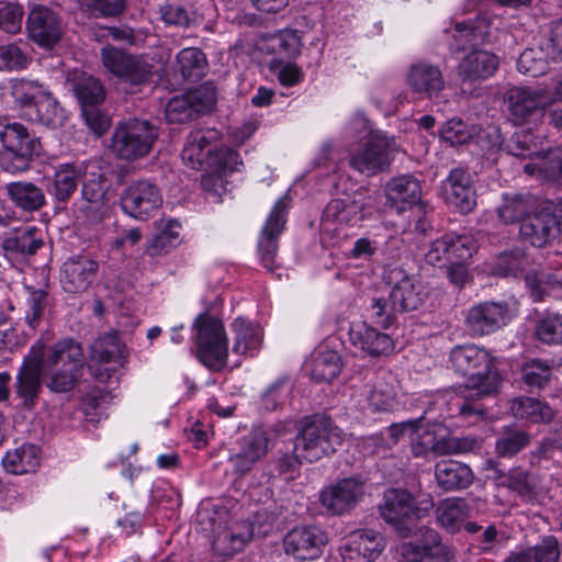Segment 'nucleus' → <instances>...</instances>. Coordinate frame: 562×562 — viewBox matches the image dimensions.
<instances>
[{
  "label": "nucleus",
  "mask_w": 562,
  "mask_h": 562,
  "mask_svg": "<svg viewBox=\"0 0 562 562\" xmlns=\"http://www.w3.org/2000/svg\"><path fill=\"white\" fill-rule=\"evenodd\" d=\"M494 19L479 14L475 19L456 21L451 29L449 49L458 60L457 74L462 80L476 81L492 77L498 68V57L480 46L490 42Z\"/></svg>",
  "instance_id": "1"
},
{
  "label": "nucleus",
  "mask_w": 562,
  "mask_h": 562,
  "mask_svg": "<svg viewBox=\"0 0 562 562\" xmlns=\"http://www.w3.org/2000/svg\"><path fill=\"white\" fill-rule=\"evenodd\" d=\"M450 362L456 372L468 376L464 385L459 387L464 400H481L498 390L501 376L486 349L476 345L457 346L450 352Z\"/></svg>",
  "instance_id": "2"
},
{
  "label": "nucleus",
  "mask_w": 562,
  "mask_h": 562,
  "mask_svg": "<svg viewBox=\"0 0 562 562\" xmlns=\"http://www.w3.org/2000/svg\"><path fill=\"white\" fill-rule=\"evenodd\" d=\"M0 168L18 173L30 168L31 161L42 153L40 138L23 124L13 122L0 130Z\"/></svg>",
  "instance_id": "3"
},
{
  "label": "nucleus",
  "mask_w": 562,
  "mask_h": 562,
  "mask_svg": "<svg viewBox=\"0 0 562 562\" xmlns=\"http://www.w3.org/2000/svg\"><path fill=\"white\" fill-rule=\"evenodd\" d=\"M345 432L329 418L316 417L296 437L294 452L302 460L314 462L335 452L345 440Z\"/></svg>",
  "instance_id": "4"
},
{
  "label": "nucleus",
  "mask_w": 562,
  "mask_h": 562,
  "mask_svg": "<svg viewBox=\"0 0 562 562\" xmlns=\"http://www.w3.org/2000/svg\"><path fill=\"white\" fill-rule=\"evenodd\" d=\"M431 507V497L416 503L408 491L390 488L384 493L380 514L387 524L396 529L400 536L406 538L412 533L413 522L425 516Z\"/></svg>",
  "instance_id": "5"
},
{
  "label": "nucleus",
  "mask_w": 562,
  "mask_h": 562,
  "mask_svg": "<svg viewBox=\"0 0 562 562\" xmlns=\"http://www.w3.org/2000/svg\"><path fill=\"white\" fill-rule=\"evenodd\" d=\"M194 328L199 360L214 371L224 368L228 356V339L222 321L207 314L200 315Z\"/></svg>",
  "instance_id": "6"
},
{
  "label": "nucleus",
  "mask_w": 562,
  "mask_h": 562,
  "mask_svg": "<svg viewBox=\"0 0 562 562\" xmlns=\"http://www.w3.org/2000/svg\"><path fill=\"white\" fill-rule=\"evenodd\" d=\"M158 137V130L146 120L122 121L112 135V151L120 158L133 160L146 156Z\"/></svg>",
  "instance_id": "7"
},
{
  "label": "nucleus",
  "mask_w": 562,
  "mask_h": 562,
  "mask_svg": "<svg viewBox=\"0 0 562 562\" xmlns=\"http://www.w3.org/2000/svg\"><path fill=\"white\" fill-rule=\"evenodd\" d=\"M100 57L103 67L127 85L142 86L151 79L154 66L142 55L106 45L101 48Z\"/></svg>",
  "instance_id": "8"
},
{
  "label": "nucleus",
  "mask_w": 562,
  "mask_h": 562,
  "mask_svg": "<svg viewBox=\"0 0 562 562\" xmlns=\"http://www.w3.org/2000/svg\"><path fill=\"white\" fill-rule=\"evenodd\" d=\"M397 151L394 137L374 132L356 153L349 157V166L364 176H373L387 168Z\"/></svg>",
  "instance_id": "9"
},
{
  "label": "nucleus",
  "mask_w": 562,
  "mask_h": 562,
  "mask_svg": "<svg viewBox=\"0 0 562 562\" xmlns=\"http://www.w3.org/2000/svg\"><path fill=\"white\" fill-rule=\"evenodd\" d=\"M509 306L504 301H483L468 308L465 326L472 336L496 333L512 321Z\"/></svg>",
  "instance_id": "10"
},
{
  "label": "nucleus",
  "mask_w": 562,
  "mask_h": 562,
  "mask_svg": "<svg viewBox=\"0 0 562 562\" xmlns=\"http://www.w3.org/2000/svg\"><path fill=\"white\" fill-rule=\"evenodd\" d=\"M162 205L160 189L150 181L137 180L130 183L121 195V206L128 216L146 221Z\"/></svg>",
  "instance_id": "11"
},
{
  "label": "nucleus",
  "mask_w": 562,
  "mask_h": 562,
  "mask_svg": "<svg viewBox=\"0 0 562 562\" xmlns=\"http://www.w3.org/2000/svg\"><path fill=\"white\" fill-rule=\"evenodd\" d=\"M507 103L515 124H524L542 117L546 108L555 102L547 89L515 87L507 93Z\"/></svg>",
  "instance_id": "12"
},
{
  "label": "nucleus",
  "mask_w": 562,
  "mask_h": 562,
  "mask_svg": "<svg viewBox=\"0 0 562 562\" xmlns=\"http://www.w3.org/2000/svg\"><path fill=\"white\" fill-rule=\"evenodd\" d=\"M326 543V533L314 525L296 526L283 538L285 554L300 561L318 559Z\"/></svg>",
  "instance_id": "13"
},
{
  "label": "nucleus",
  "mask_w": 562,
  "mask_h": 562,
  "mask_svg": "<svg viewBox=\"0 0 562 562\" xmlns=\"http://www.w3.org/2000/svg\"><path fill=\"white\" fill-rule=\"evenodd\" d=\"M391 285L390 301L393 308L400 312L417 310L424 302L427 292L420 280L408 274L402 268H393L387 272Z\"/></svg>",
  "instance_id": "14"
},
{
  "label": "nucleus",
  "mask_w": 562,
  "mask_h": 562,
  "mask_svg": "<svg viewBox=\"0 0 562 562\" xmlns=\"http://www.w3.org/2000/svg\"><path fill=\"white\" fill-rule=\"evenodd\" d=\"M420 544L405 542L400 547V553L405 562H450L456 552L441 542L439 533L430 528H420Z\"/></svg>",
  "instance_id": "15"
},
{
  "label": "nucleus",
  "mask_w": 562,
  "mask_h": 562,
  "mask_svg": "<svg viewBox=\"0 0 562 562\" xmlns=\"http://www.w3.org/2000/svg\"><path fill=\"white\" fill-rule=\"evenodd\" d=\"M220 132L215 128H196L192 131L182 149L183 162L194 170L209 169L217 150Z\"/></svg>",
  "instance_id": "16"
},
{
  "label": "nucleus",
  "mask_w": 562,
  "mask_h": 562,
  "mask_svg": "<svg viewBox=\"0 0 562 562\" xmlns=\"http://www.w3.org/2000/svg\"><path fill=\"white\" fill-rule=\"evenodd\" d=\"M288 207L286 198H280L272 207L261 231L258 251L262 266L268 270H273L276 267L278 238L285 227Z\"/></svg>",
  "instance_id": "17"
},
{
  "label": "nucleus",
  "mask_w": 562,
  "mask_h": 562,
  "mask_svg": "<svg viewBox=\"0 0 562 562\" xmlns=\"http://www.w3.org/2000/svg\"><path fill=\"white\" fill-rule=\"evenodd\" d=\"M127 360V351L119 337L114 334H106L99 337L91 347V369L94 366L104 368L105 373L95 372L97 378L104 382L111 376V372H115L122 368Z\"/></svg>",
  "instance_id": "18"
},
{
  "label": "nucleus",
  "mask_w": 562,
  "mask_h": 562,
  "mask_svg": "<svg viewBox=\"0 0 562 562\" xmlns=\"http://www.w3.org/2000/svg\"><path fill=\"white\" fill-rule=\"evenodd\" d=\"M363 483L349 477L325 487L319 495L322 506L331 515H342L363 496Z\"/></svg>",
  "instance_id": "19"
},
{
  "label": "nucleus",
  "mask_w": 562,
  "mask_h": 562,
  "mask_svg": "<svg viewBox=\"0 0 562 562\" xmlns=\"http://www.w3.org/2000/svg\"><path fill=\"white\" fill-rule=\"evenodd\" d=\"M442 194L447 203L459 212L467 214L476 205V194L470 172L462 168H453L442 182Z\"/></svg>",
  "instance_id": "20"
},
{
  "label": "nucleus",
  "mask_w": 562,
  "mask_h": 562,
  "mask_svg": "<svg viewBox=\"0 0 562 562\" xmlns=\"http://www.w3.org/2000/svg\"><path fill=\"white\" fill-rule=\"evenodd\" d=\"M402 387L397 375L391 371L379 372L366 398L372 412H393L401 405Z\"/></svg>",
  "instance_id": "21"
},
{
  "label": "nucleus",
  "mask_w": 562,
  "mask_h": 562,
  "mask_svg": "<svg viewBox=\"0 0 562 562\" xmlns=\"http://www.w3.org/2000/svg\"><path fill=\"white\" fill-rule=\"evenodd\" d=\"M268 452V438L263 431H254L236 441L232 449L228 462L234 471L244 475L252 470Z\"/></svg>",
  "instance_id": "22"
},
{
  "label": "nucleus",
  "mask_w": 562,
  "mask_h": 562,
  "mask_svg": "<svg viewBox=\"0 0 562 562\" xmlns=\"http://www.w3.org/2000/svg\"><path fill=\"white\" fill-rule=\"evenodd\" d=\"M385 548L384 537L372 529L356 530L346 540L342 559L345 562H372Z\"/></svg>",
  "instance_id": "23"
},
{
  "label": "nucleus",
  "mask_w": 562,
  "mask_h": 562,
  "mask_svg": "<svg viewBox=\"0 0 562 562\" xmlns=\"http://www.w3.org/2000/svg\"><path fill=\"white\" fill-rule=\"evenodd\" d=\"M26 30L30 38L45 48L53 47L61 34L58 16L43 5L32 9L27 16Z\"/></svg>",
  "instance_id": "24"
},
{
  "label": "nucleus",
  "mask_w": 562,
  "mask_h": 562,
  "mask_svg": "<svg viewBox=\"0 0 562 562\" xmlns=\"http://www.w3.org/2000/svg\"><path fill=\"white\" fill-rule=\"evenodd\" d=\"M98 269V262L88 257L70 258L63 265L60 272V283L64 291L72 294L87 291L92 284Z\"/></svg>",
  "instance_id": "25"
},
{
  "label": "nucleus",
  "mask_w": 562,
  "mask_h": 562,
  "mask_svg": "<svg viewBox=\"0 0 562 562\" xmlns=\"http://www.w3.org/2000/svg\"><path fill=\"white\" fill-rule=\"evenodd\" d=\"M349 340L356 348L371 357L387 355L395 347L390 335L379 331L366 322L351 323Z\"/></svg>",
  "instance_id": "26"
},
{
  "label": "nucleus",
  "mask_w": 562,
  "mask_h": 562,
  "mask_svg": "<svg viewBox=\"0 0 562 562\" xmlns=\"http://www.w3.org/2000/svg\"><path fill=\"white\" fill-rule=\"evenodd\" d=\"M387 204L397 213L411 210L418 204L422 196L419 181L411 175L392 178L385 186Z\"/></svg>",
  "instance_id": "27"
},
{
  "label": "nucleus",
  "mask_w": 562,
  "mask_h": 562,
  "mask_svg": "<svg viewBox=\"0 0 562 562\" xmlns=\"http://www.w3.org/2000/svg\"><path fill=\"white\" fill-rule=\"evenodd\" d=\"M406 82L414 93L427 98L437 95L445 87L440 68L426 61L415 63L408 68Z\"/></svg>",
  "instance_id": "28"
},
{
  "label": "nucleus",
  "mask_w": 562,
  "mask_h": 562,
  "mask_svg": "<svg viewBox=\"0 0 562 562\" xmlns=\"http://www.w3.org/2000/svg\"><path fill=\"white\" fill-rule=\"evenodd\" d=\"M213 531V549L220 555H233L243 550L246 543L252 537V527L248 521H232L221 530L215 527V521L211 519Z\"/></svg>",
  "instance_id": "29"
},
{
  "label": "nucleus",
  "mask_w": 562,
  "mask_h": 562,
  "mask_svg": "<svg viewBox=\"0 0 562 562\" xmlns=\"http://www.w3.org/2000/svg\"><path fill=\"white\" fill-rule=\"evenodd\" d=\"M449 430L441 424L416 427L412 438V452L415 457L447 456Z\"/></svg>",
  "instance_id": "30"
},
{
  "label": "nucleus",
  "mask_w": 562,
  "mask_h": 562,
  "mask_svg": "<svg viewBox=\"0 0 562 562\" xmlns=\"http://www.w3.org/2000/svg\"><path fill=\"white\" fill-rule=\"evenodd\" d=\"M520 236L535 247H543L559 233L555 216L549 212H541L526 216L521 222Z\"/></svg>",
  "instance_id": "31"
},
{
  "label": "nucleus",
  "mask_w": 562,
  "mask_h": 562,
  "mask_svg": "<svg viewBox=\"0 0 562 562\" xmlns=\"http://www.w3.org/2000/svg\"><path fill=\"white\" fill-rule=\"evenodd\" d=\"M67 82L80 102L82 110L95 108L105 99V90L100 80L85 71L74 70L68 75Z\"/></svg>",
  "instance_id": "32"
},
{
  "label": "nucleus",
  "mask_w": 562,
  "mask_h": 562,
  "mask_svg": "<svg viewBox=\"0 0 562 562\" xmlns=\"http://www.w3.org/2000/svg\"><path fill=\"white\" fill-rule=\"evenodd\" d=\"M40 364L43 368L82 369L81 346L72 339L60 340L48 349Z\"/></svg>",
  "instance_id": "33"
},
{
  "label": "nucleus",
  "mask_w": 562,
  "mask_h": 562,
  "mask_svg": "<svg viewBox=\"0 0 562 562\" xmlns=\"http://www.w3.org/2000/svg\"><path fill=\"white\" fill-rule=\"evenodd\" d=\"M311 376L317 382H330L341 371L342 361L337 350L321 344L311 357Z\"/></svg>",
  "instance_id": "34"
},
{
  "label": "nucleus",
  "mask_w": 562,
  "mask_h": 562,
  "mask_svg": "<svg viewBox=\"0 0 562 562\" xmlns=\"http://www.w3.org/2000/svg\"><path fill=\"white\" fill-rule=\"evenodd\" d=\"M361 218V209L356 202L331 200L323 212L322 227L335 232L342 226H352Z\"/></svg>",
  "instance_id": "35"
},
{
  "label": "nucleus",
  "mask_w": 562,
  "mask_h": 562,
  "mask_svg": "<svg viewBox=\"0 0 562 562\" xmlns=\"http://www.w3.org/2000/svg\"><path fill=\"white\" fill-rule=\"evenodd\" d=\"M435 476L438 485L446 491L469 487L474 474L470 467L454 460H441L435 465Z\"/></svg>",
  "instance_id": "36"
},
{
  "label": "nucleus",
  "mask_w": 562,
  "mask_h": 562,
  "mask_svg": "<svg viewBox=\"0 0 562 562\" xmlns=\"http://www.w3.org/2000/svg\"><path fill=\"white\" fill-rule=\"evenodd\" d=\"M25 115L30 121L50 128L63 126L67 119L64 108L60 106L48 90L34 103L31 111L25 112Z\"/></svg>",
  "instance_id": "37"
},
{
  "label": "nucleus",
  "mask_w": 562,
  "mask_h": 562,
  "mask_svg": "<svg viewBox=\"0 0 562 562\" xmlns=\"http://www.w3.org/2000/svg\"><path fill=\"white\" fill-rule=\"evenodd\" d=\"M34 227L20 229L14 235L5 237L2 241V249L5 257L11 260L24 259L34 255L43 245L42 238L36 236Z\"/></svg>",
  "instance_id": "38"
},
{
  "label": "nucleus",
  "mask_w": 562,
  "mask_h": 562,
  "mask_svg": "<svg viewBox=\"0 0 562 562\" xmlns=\"http://www.w3.org/2000/svg\"><path fill=\"white\" fill-rule=\"evenodd\" d=\"M234 333L233 351L237 355L254 356L258 352L262 342V330L243 317H237L233 324Z\"/></svg>",
  "instance_id": "39"
},
{
  "label": "nucleus",
  "mask_w": 562,
  "mask_h": 562,
  "mask_svg": "<svg viewBox=\"0 0 562 562\" xmlns=\"http://www.w3.org/2000/svg\"><path fill=\"white\" fill-rule=\"evenodd\" d=\"M469 505L463 498L448 497L436 508L438 524L449 532L459 531L469 517Z\"/></svg>",
  "instance_id": "40"
},
{
  "label": "nucleus",
  "mask_w": 562,
  "mask_h": 562,
  "mask_svg": "<svg viewBox=\"0 0 562 562\" xmlns=\"http://www.w3.org/2000/svg\"><path fill=\"white\" fill-rule=\"evenodd\" d=\"M78 210L88 221H100L105 212L104 190L100 181L93 179L85 182Z\"/></svg>",
  "instance_id": "41"
},
{
  "label": "nucleus",
  "mask_w": 562,
  "mask_h": 562,
  "mask_svg": "<svg viewBox=\"0 0 562 562\" xmlns=\"http://www.w3.org/2000/svg\"><path fill=\"white\" fill-rule=\"evenodd\" d=\"M7 191L13 203L24 211H37L45 204L43 190L32 182H11Z\"/></svg>",
  "instance_id": "42"
},
{
  "label": "nucleus",
  "mask_w": 562,
  "mask_h": 562,
  "mask_svg": "<svg viewBox=\"0 0 562 562\" xmlns=\"http://www.w3.org/2000/svg\"><path fill=\"white\" fill-rule=\"evenodd\" d=\"M4 469L13 474L33 472L40 464L38 448L35 445H22L8 451L2 459Z\"/></svg>",
  "instance_id": "43"
},
{
  "label": "nucleus",
  "mask_w": 562,
  "mask_h": 562,
  "mask_svg": "<svg viewBox=\"0 0 562 562\" xmlns=\"http://www.w3.org/2000/svg\"><path fill=\"white\" fill-rule=\"evenodd\" d=\"M525 284L535 302H542L562 285V273L559 271H532L526 274Z\"/></svg>",
  "instance_id": "44"
},
{
  "label": "nucleus",
  "mask_w": 562,
  "mask_h": 562,
  "mask_svg": "<svg viewBox=\"0 0 562 562\" xmlns=\"http://www.w3.org/2000/svg\"><path fill=\"white\" fill-rule=\"evenodd\" d=\"M510 411L516 418L531 423H550L554 417V413L549 405L532 397L514 398Z\"/></svg>",
  "instance_id": "45"
},
{
  "label": "nucleus",
  "mask_w": 562,
  "mask_h": 562,
  "mask_svg": "<svg viewBox=\"0 0 562 562\" xmlns=\"http://www.w3.org/2000/svg\"><path fill=\"white\" fill-rule=\"evenodd\" d=\"M81 171L72 165H60L54 173L52 186L48 189L49 193L57 201H67L76 191Z\"/></svg>",
  "instance_id": "46"
},
{
  "label": "nucleus",
  "mask_w": 562,
  "mask_h": 562,
  "mask_svg": "<svg viewBox=\"0 0 562 562\" xmlns=\"http://www.w3.org/2000/svg\"><path fill=\"white\" fill-rule=\"evenodd\" d=\"M41 373H43L42 366L36 358L26 360L22 366L18 374L16 392L25 404L32 402L37 395Z\"/></svg>",
  "instance_id": "47"
},
{
  "label": "nucleus",
  "mask_w": 562,
  "mask_h": 562,
  "mask_svg": "<svg viewBox=\"0 0 562 562\" xmlns=\"http://www.w3.org/2000/svg\"><path fill=\"white\" fill-rule=\"evenodd\" d=\"M536 159L537 161L524 166L526 173L532 176L538 172L551 180L562 181V146L550 149L544 156H537Z\"/></svg>",
  "instance_id": "48"
},
{
  "label": "nucleus",
  "mask_w": 562,
  "mask_h": 562,
  "mask_svg": "<svg viewBox=\"0 0 562 562\" xmlns=\"http://www.w3.org/2000/svg\"><path fill=\"white\" fill-rule=\"evenodd\" d=\"M177 66L183 78L199 79L203 76L207 61L205 54L196 47H188L177 55Z\"/></svg>",
  "instance_id": "49"
},
{
  "label": "nucleus",
  "mask_w": 562,
  "mask_h": 562,
  "mask_svg": "<svg viewBox=\"0 0 562 562\" xmlns=\"http://www.w3.org/2000/svg\"><path fill=\"white\" fill-rule=\"evenodd\" d=\"M46 88L35 80L18 79L12 81L11 94L14 101L24 109V113L46 92Z\"/></svg>",
  "instance_id": "50"
},
{
  "label": "nucleus",
  "mask_w": 562,
  "mask_h": 562,
  "mask_svg": "<svg viewBox=\"0 0 562 562\" xmlns=\"http://www.w3.org/2000/svg\"><path fill=\"white\" fill-rule=\"evenodd\" d=\"M180 224L177 221H168L165 227L154 236L147 246L150 256H160L169 252L180 241Z\"/></svg>",
  "instance_id": "51"
},
{
  "label": "nucleus",
  "mask_w": 562,
  "mask_h": 562,
  "mask_svg": "<svg viewBox=\"0 0 562 562\" xmlns=\"http://www.w3.org/2000/svg\"><path fill=\"white\" fill-rule=\"evenodd\" d=\"M529 202L519 194H504L503 203L497 209L499 220L505 224L524 221L529 211Z\"/></svg>",
  "instance_id": "52"
},
{
  "label": "nucleus",
  "mask_w": 562,
  "mask_h": 562,
  "mask_svg": "<svg viewBox=\"0 0 562 562\" xmlns=\"http://www.w3.org/2000/svg\"><path fill=\"white\" fill-rule=\"evenodd\" d=\"M530 441L529 435L524 430L505 428L498 437L495 449L501 457H513L522 450Z\"/></svg>",
  "instance_id": "53"
},
{
  "label": "nucleus",
  "mask_w": 562,
  "mask_h": 562,
  "mask_svg": "<svg viewBox=\"0 0 562 562\" xmlns=\"http://www.w3.org/2000/svg\"><path fill=\"white\" fill-rule=\"evenodd\" d=\"M446 237H453L449 246V263L469 262L477 250V244L470 234L449 233Z\"/></svg>",
  "instance_id": "54"
},
{
  "label": "nucleus",
  "mask_w": 562,
  "mask_h": 562,
  "mask_svg": "<svg viewBox=\"0 0 562 562\" xmlns=\"http://www.w3.org/2000/svg\"><path fill=\"white\" fill-rule=\"evenodd\" d=\"M536 335L546 344H562V314L547 313L543 315L537 323Z\"/></svg>",
  "instance_id": "55"
},
{
  "label": "nucleus",
  "mask_w": 562,
  "mask_h": 562,
  "mask_svg": "<svg viewBox=\"0 0 562 562\" xmlns=\"http://www.w3.org/2000/svg\"><path fill=\"white\" fill-rule=\"evenodd\" d=\"M547 52L542 48H527L525 49L518 60L517 69L525 75L538 77L547 72L548 61L544 58Z\"/></svg>",
  "instance_id": "56"
},
{
  "label": "nucleus",
  "mask_w": 562,
  "mask_h": 562,
  "mask_svg": "<svg viewBox=\"0 0 562 562\" xmlns=\"http://www.w3.org/2000/svg\"><path fill=\"white\" fill-rule=\"evenodd\" d=\"M81 369H61V368H43V373L47 376V386L54 392L70 391L79 376Z\"/></svg>",
  "instance_id": "57"
},
{
  "label": "nucleus",
  "mask_w": 562,
  "mask_h": 562,
  "mask_svg": "<svg viewBox=\"0 0 562 562\" xmlns=\"http://www.w3.org/2000/svg\"><path fill=\"white\" fill-rule=\"evenodd\" d=\"M27 64L29 58L18 43L0 45V70H21Z\"/></svg>",
  "instance_id": "58"
},
{
  "label": "nucleus",
  "mask_w": 562,
  "mask_h": 562,
  "mask_svg": "<svg viewBox=\"0 0 562 562\" xmlns=\"http://www.w3.org/2000/svg\"><path fill=\"white\" fill-rule=\"evenodd\" d=\"M80 9L94 16H116L124 11V0H77Z\"/></svg>",
  "instance_id": "59"
},
{
  "label": "nucleus",
  "mask_w": 562,
  "mask_h": 562,
  "mask_svg": "<svg viewBox=\"0 0 562 562\" xmlns=\"http://www.w3.org/2000/svg\"><path fill=\"white\" fill-rule=\"evenodd\" d=\"M27 290L25 321L30 327L35 328L44 316L47 306V293L41 289L27 288Z\"/></svg>",
  "instance_id": "60"
},
{
  "label": "nucleus",
  "mask_w": 562,
  "mask_h": 562,
  "mask_svg": "<svg viewBox=\"0 0 562 562\" xmlns=\"http://www.w3.org/2000/svg\"><path fill=\"white\" fill-rule=\"evenodd\" d=\"M522 379L530 386L541 387L551 378V367L542 360L532 359L522 367Z\"/></svg>",
  "instance_id": "61"
},
{
  "label": "nucleus",
  "mask_w": 562,
  "mask_h": 562,
  "mask_svg": "<svg viewBox=\"0 0 562 562\" xmlns=\"http://www.w3.org/2000/svg\"><path fill=\"white\" fill-rule=\"evenodd\" d=\"M24 11L21 4L9 2L0 7V31L16 34L21 31Z\"/></svg>",
  "instance_id": "62"
},
{
  "label": "nucleus",
  "mask_w": 562,
  "mask_h": 562,
  "mask_svg": "<svg viewBox=\"0 0 562 562\" xmlns=\"http://www.w3.org/2000/svg\"><path fill=\"white\" fill-rule=\"evenodd\" d=\"M192 105L186 94L173 97L166 105V120L173 123H184L194 116Z\"/></svg>",
  "instance_id": "63"
},
{
  "label": "nucleus",
  "mask_w": 562,
  "mask_h": 562,
  "mask_svg": "<svg viewBox=\"0 0 562 562\" xmlns=\"http://www.w3.org/2000/svg\"><path fill=\"white\" fill-rule=\"evenodd\" d=\"M532 562H558L561 551L555 537L546 536L539 543L527 548Z\"/></svg>",
  "instance_id": "64"
}]
</instances>
